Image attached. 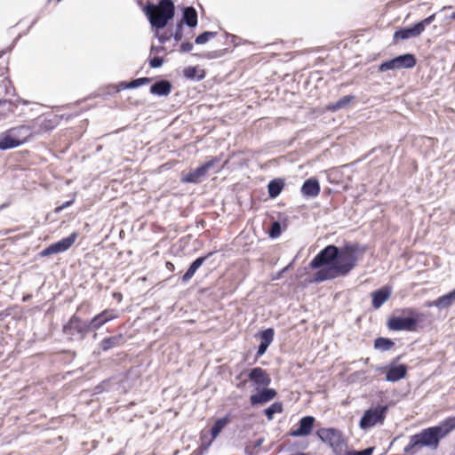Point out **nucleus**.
I'll return each instance as SVG.
<instances>
[{
  "instance_id": "obj_1",
  "label": "nucleus",
  "mask_w": 455,
  "mask_h": 455,
  "mask_svg": "<svg viewBox=\"0 0 455 455\" xmlns=\"http://www.w3.org/2000/svg\"><path fill=\"white\" fill-rule=\"evenodd\" d=\"M356 261V248L354 245H346L340 249L328 245L310 263L312 268H319L314 275V281L319 283L346 275L355 267Z\"/></svg>"
},
{
  "instance_id": "obj_2",
  "label": "nucleus",
  "mask_w": 455,
  "mask_h": 455,
  "mask_svg": "<svg viewBox=\"0 0 455 455\" xmlns=\"http://www.w3.org/2000/svg\"><path fill=\"white\" fill-rule=\"evenodd\" d=\"M455 428V417H451L443 420L439 426L428 427L420 433L413 435L410 438L409 444L405 447L408 451L415 447H433L438 446L439 441Z\"/></svg>"
},
{
  "instance_id": "obj_3",
  "label": "nucleus",
  "mask_w": 455,
  "mask_h": 455,
  "mask_svg": "<svg viewBox=\"0 0 455 455\" xmlns=\"http://www.w3.org/2000/svg\"><path fill=\"white\" fill-rule=\"evenodd\" d=\"M145 12L152 27L163 28L174 16V4L172 0H162L157 5H148Z\"/></svg>"
},
{
  "instance_id": "obj_4",
  "label": "nucleus",
  "mask_w": 455,
  "mask_h": 455,
  "mask_svg": "<svg viewBox=\"0 0 455 455\" xmlns=\"http://www.w3.org/2000/svg\"><path fill=\"white\" fill-rule=\"evenodd\" d=\"M403 316L391 317L387 322V327L392 331H414L417 326L421 322L425 315L412 308H406L403 310Z\"/></svg>"
},
{
  "instance_id": "obj_5",
  "label": "nucleus",
  "mask_w": 455,
  "mask_h": 455,
  "mask_svg": "<svg viewBox=\"0 0 455 455\" xmlns=\"http://www.w3.org/2000/svg\"><path fill=\"white\" fill-rule=\"evenodd\" d=\"M318 437L327 443L336 455H343L346 442L342 433L335 428H322L317 431Z\"/></svg>"
},
{
  "instance_id": "obj_6",
  "label": "nucleus",
  "mask_w": 455,
  "mask_h": 455,
  "mask_svg": "<svg viewBox=\"0 0 455 455\" xmlns=\"http://www.w3.org/2000/svg\"><path fill=\"white\" fill-rule=\"evenodd\" d=\"M387 410V406L378 405L365 411L359 422L360 428L366 430L378 424H382L386 418Z\"/></svg>"
},
{
  "instance_id": "obj_7",
  "label": "nucleus",
  "mask_w": 455,
  "mask_h": 455,
  "mask_svg": "<svg viewBox=\"0 0 455 455\" xmlns=\"http://www.w3.org/2000/svg\"><path fill=\"white\" fill-rule=\"evenodd\" d=\"M435 20V14H432L427 18L420 20L416 23L411 28H406L400 30H397L394 34L395 39L406 40L411 37H417L425 30L426 27L430 25Z\"/></svg>"
},
{
  "instance_id": "obj_8",
  "label": "nucleus",
  "mask_w": 455,
  "mask_h": 455,
  "mask_svg": "<svg viewBox=\"0 0 455 455\" xmlns=\"http://www.w3.org/2000/svg\"><path fill=\"white\" fill-rule=\"evenodd\" d=\"M415 65V57L411 53H406L381 63L379 67V70L386 72L393 69L411 68Z\"/></svg>"
},
{
  "instance_id": "obj_9",
  "label": "nucleus",
  "mask_w": 455,
  "mask_h": 455,
  "mask_svg": "<svg viewBox=\"0 0 455 455\" xmlns=\"http://www.w3.org/2000/svg\"><path fill=\"white\" fill-rule=\"evenodd\" d=\"M63 331L70 338L78 336L79 339H83L91 329L89 322H84L78 316L73 315L64 326Z\"/></svg>"
},
{
  "instance_id": "obj_10",
  "label": "nucleus",
  "mask_w": 455,
  "mask_h": 455,
  "mask_svg": "<svg viewBox=\"0 0 455 455\" xmlns=\"http://www.w3.org/2000/svg\"><path fill=\"white\" fill-rule=\"evenodd\" d=\"M77 238L76 233H72L69 236L61 239L60 241L54 243L45 249H44L40 255L42 257H47L52 254H57L68 250Z\"/></svg>"
},
{
  "instance_id": "obj_11",
  "label": "nucleus",
  "mask_w": 455,
  "mask_h": 455,
  "mask_svg": "<svg viewBox=\"0 0 455 455\" xmlns=\"http://www.w3.org/2000/svg\"><path fill=\"white\" fill-rule=\"evenodd\" d=\"M216 162L215 159H212L200 167L190 171L187 174H183L181 177V181L184 183H198L202 180L204 177H205L207 172L210 168H212Z\"/></svg>"
},
{
  "instance_id": "obj_12",
  "label": "nucleus",
  "mask_w": 455,
  "mask_h": 455,
  "mask_svg": "<svg viewBox=\"0 0 455 455\" xmlns=\"http://www.w3.org/2000/svg\"><path fill=\"white\" fill-rule=\"evenodd\" d=\"M249 379L258 387H267L271 382L269 375L260 367L252 369L249 373Z\"/></svg>"
},
{
  "instance_id": "obj_13",
  "label": "nucleus",
  "mask_w": 455,
  "mask_h": 455,
  "mask_svg": "<svg viewBox=\"0 0 455 455\" xmlns=\"http://www.w3.org/2000/svg\"><path fill=\"white\" fill-rule=\"evenodd\" d=\"M315 418L312 416L303 417L299 420V427L296 430L291 431V435L292 436H305L308 435L313 428Z\"/></svg>"
},
{
  "instance_id": "obj_14",
  "label": "nucleus",
  "mask_w": 455,
  "mask_h": 455,
  "mask_svg": "<svg viewBox=\"0 0 455 455\" xmlns=\"http://www.w3.org/2000/svg\"><path fill=\"white\" fill-rule=\"evenodd\" d=\"M276 396V391L272 388H265L260 392L251 395L250 402L252 405L263 404L271 400H273Z\"/></svg>"
},
{
  "instance_id": "obj_15",
  "label": "nucleus",
  "mask_w": 455,
  "mask_h": 455,
  "mask_svg": "<svg viewBox=\"0 0 455 455\" xmlns=\"http://www.w3.org/2000/svg\"><path fill=\"white\" fill-rule=\"evenodd\" d=\"M260 344L258 348L257 356L259 357L265 354L269 345L274 339V330L268 328L259 332Z\"/></svg>"
},
{
  "instance_id": "obj_16",
  "label": "nucleus",
  "mask_w": 455,
  "mask_h": 455,
  "mask_svg": "<svg viewBox=\"0 0 455 455\" xmlns=\"http://www.w3.org/2000/svg\"><path fill=\"white\" fill-rule=\"evenodd\" d=\"M301 193L307 197H315L320 193V185L316 179L307 180L301 187Z\"/></svg>"
},
{
  "instance_id": "obj_17",
  "label": "nucleus",
  "mask_w": 455,
  "mask_h": 455,
  "mask_svg": "<svg viewBox=\"0 0 455 455\" xmlns=\"http://www.w3.org/2000/svg\"><path fill=\"white\" fill-rule=\"evenodd\" d=\"M391 289L384 287L371 293L372 307L376 309L379 308L390 297Z\"/></svg>"
},
{
  "instance_id": "obj_18",
  "label": "nucleus",
  "mask_w": 455,
  "mask_h": 455,
  "mask_svg": "<svg viewBox=\"0 0 455 455\" xmlns=\"http://www.w3.org/2000/svg\"><path fill=\"white\" fill-rule=\"evenodd\" d=\"M407 373V367L404 364L392 365L387 371L386 379L395 382L403 379Z\"/></svg>"
},
{
  "instance_id": "obj_19",
  "label": "nucleus",
  "mask_w": 455,
  "mask_h": 455,
  "mask_svg": "<svg viewBox=\"0 0 455 455\" xmlns=\"http://www.w3.org/2000/svg\"><path fill=\"white\" fill-rule=\"evenodd\" d=\"M11 134L19 141V146L24 144L32 136L31 129L29 126L21 125L9 130Z\"/></svg>"
},
{
  "instance_id": "obj_20",
  "label": "nucleus",
  "mask_w": 455,
  "mask_h": 455,
  "mask_svg": "<svg viewBox=\"0 0 455 455\" xmlns=\"http://www.w3.org/2000/svg\"><path fill=\"white\" fill-rule=\"evenodd\" d=\"M11 134L10 131L0 135V149L6 150L19 147V141Z\"/></svg>"
},
{
  "instance_id": "obj_21",
  "label": "nucleus",
  "mask_w": 455,
  "mask_h": 455,
  "mask_svg": "<svg viewBox=\"0 0 455 455\" xmlns=\"http://www.w3.org/2000/svg\"><path fill=\"white\" fill-rule=\"evenodd\" d=\"M124 337L122 334L113 337L105 338L100 344V347L103 351H108L112 347L120 346L123 343Z\"/></svg>"
},
{
  "instance_id": "obj_22",
  "label": "nucleus",
  "mask_w": 455,
  "mask_h": 455,
  "mask_svg": "<svg viewBox=\"0 0 455 455\" xmlns=\"http://www.w3.org/2000/svg\"><path fill=\"white\" fill-rule=\"evenodd\" d=\"M150 92L158 96H166L171 92V84L167 81L157 82L151 86Z\"/></svg>"
},
{
  "instance_id": "obj_23",
  "label": "nucleus",
  "mask_w": 455,
  "mask_h": 455,
  "mask_svg": "<svg viewBox=\"0 0 455 455\" xmlns=\"http://www.w3.org/2000/svg\"><path fill=\"white\" fill-rule=\"evenodd\" d=\"M208 256H204L197 258L189 267L188 271L184 274L182 276V280L184 282L189 281L195 275V273L197 271V269L204 264V262L206 260Z\"/></svg>"
},
{
  "instance_id": "obj_24",
  "label": "nucleus",
  "mask_w": 455,
  "mask_h": 455,
  "mask_svg": "<svg viewBox=\"0 0 455 455\" xmlns=\"http://www.w3.org/2000/svg\"><path fill=\"white\" fill-rule=\"evenodd\" d=\"M284 187V182L281 179L271 180L267 185L268 194L271 198H275L280 195Z\"/></svg>"
},
{
  "instance_id": "obj_25",
  "label": "nucleus",
  "mask_w": 455,
  "mask_h": 455,
  "mask_svg": "<svg viewBox=\"0 0 455 455\" xmlns=\"http://www.w3.org/2000/svg\"><path fill=\"white\" fill-rule=\"evenodd\" d=\"M230 422V419L228 416L226 417H223L221 419H219L218 420H216V422L214 423V425L212 426V440L209 442L208 445L211 444V443L212 442V440H214L218 435L222 431V429Z\"/></svg>"
},
{
  "instance_id": "obj_26",
  "label": "nucleus",
  "mask_w": 455,
  "mask_h": 455,
  "mask_svg": "<svg viewBox=\"0 0 455 455\" xmlns=\"http://www.w3.org/2000/svg\"><path fill=\"white\" fill-rule=\"evenodd\" d=\"M455 302V289L451 292L437 299V308L444 309L451 307Z\"/></svg>"
},
{
  "instance_id": "obj_27",
  "label": "nucleus",
  "mask_w": 455,
  "mask_h": 455,
  "mask_svg": "<svg viewBox=\"0 0 455 455\" xmlns=\"http://www.w3.org/2000/svg\"><path fill=\"white\" fill-rule=\"evenodd\" d=\"M183 20L188 27H196L197 25L196 11L193 7H187L183 12Z\"/></svg>"
},
{
  "instance_id": "obj_28",
  "label": "nucleus",
  "mask_w": 455,
  "mask_h": 455,
  "mask_svg": "<svg viewBox=\"0 0 455 455\" xmlns=\"http://www.w3.org/2000/svg\"><path fill=\"white\" fill-rule=\"evenodd\" d=\"M394 342L387 338H378L374 341V347L377 349H380L383 351L389 350L391 347H393Z\"/></svg>"
},
{
  "instance_id": "obj_29",
  "label": "nucleus",
  "mask_w": 455,
  "mask_h": 455,
  "mask_svg": "<svg viewBox=\"0 0 455 455\" xmlns=\"http://www.w3.org/2000/svg\"><path fill=\"white\" fill-rule=\"evenodd\" d=\"M283 411V404L279 402L272 403L268 408L265 410V415L268 420H272L274 415L281 413Z\"/></svg>"
},
{
  "instance_id": "obj_30",
  "label": "nucleus",
  "mask_w": 455,
  "mask_h": 455,
  "mask_svg": "<svg viewBox=\"0 0 455 455\" xmlns=\"http://www.w3.org/2000/svg\"><path fill=\"white\" fill-rule=\"evenodd\" d=\"M107 323V320L100 314H98L89 322L90 329L93 331L99 330Z\"/></svg>"
},
{
  "instance_id": "obj_31",
  "label": "nucleus",
  "mask_w": 455,
  "mask_h": 455,
  "mask_svg": "<svg viewBox=\"0 0 455 455\" xmlns=\"http://www.w3.org/2000/svg\"><path fill=\"white\" fill-rule=\"evenodd\" d=\"M373 451V447H369L363 451H356L354 449H347V447L346 446L344 448L343 455H372Z\"/></svg>"
},
{
  "instance_id": "obj_32",
  "label": "nucleus",
  "mask_w": 455,
  "mask_h": 455,
  "mask_svg": "<svg viewBox=\"0 0 455 455\" xmlns=\"http://www.w3.org/2000/svg\"><path fill=\"white\" fill-rule=\"evenodd\" d=\"M352 100V96H344L343 98L339 99L335 104L330 106L328 108L332 111L340 109L342 108H345Z\"/></svg>"
},
{
  "instance_id": "obj_33",
  "label": "nucleus",
  "mask_w": 455,
  "mask_h": 455,
  "mask_svg": "<svg viewBox=\"0 0 455 455\" xmlns=\"http://www.w3.org/2000/svg\"><path fill=\"white\" fill-rule=\"evenodd\" d=\"M216 36V32L206 31L196 36V44H204L207 43L210 39Z\"/></svg>"
},
{
  "instance_id": "obj_34",
  "label": "nucleus",
  "mask_w": 455,
  "mask_h": 455,
  "mask_svg": "<svg viewBox=\"0 0 455 455\" xmlns=\"http://www.w3.org/2000/svg\"><path fill=\"white\" fill-rule=\"evenodd\" d=\"M149 83V79L147 78V77H142V78H138V79H135L133 81H132L131 83L129 84H126L124 88H136V87H139V86H141L143 84H146Z\"/></svg>"
},
{
  "instance_id": "obj_35",
  "label": "nucleus",
  "mask_w": 455,
  "mask_h": 455,
  "mask_svg": "<svg viewBox=\"0 0 455 455\" xmlns=\"http://www.w3.org/2000/svg\"><path fill=\"white\" fill-rule=\"evenodd\" d=\"M102 317H104L107 322L114 320L118 317V313L115 309H106L100 313Z\"/></svg>"
},
{
  "instance_id": "obj_36",
  "label": "nucleus",
  "mask_w": 455,
  "mask_h": 455,
  "mask_svg": "<svg viewBox=\"0 0 455 455\" xmlns=\"http://www.w3.org/2000/svg\"><path fill=\"white\" fill-rule=\"evenodd\" d=\"M263 441L264 440L262 438H259L253 444H248L245 447V452L247 454H249V455H255L256 452L253 450L256 449V448L260 447L262 443H263Z\"/></svg>"
},
{
  "instance_id": "obj_37",
  "label": "nucleus",
  "mask_w": 455,
  "mask_h": 455,
  "mask_svg": "<svg viewBox=\"0 0 455 455\" xmlns=\"http://www.w3.org/2000/svg\"><path fill=\"white\" fill-rule=\"evenodd\" d=\"M280 234H281V225L279 222L275 221L271 226L269 235L271 237L276 238L280 235Z\"/></svg>"
},
{
  "instance_id": "obj_38",
  "label": "nucleus",
  "mask_w": 455,
  "mask_h": 455,
  "mask_svg": "<svg viewBox=\"0 0 455 455\" xmlns=\"http://www.w3.org/2000/svg\"><path fill=\"white\" fill-rule=\"evenodd\" d=\"M163 62H164V61H163V59H162V58H160V57H155V58H153V59L150 60L149 64H150V67H151V68H159V67H161V66L163 65Z\"/></svg>"
},
{
  "instance_id": "obj_39",
  "label": "nucleus",
  "mask_w": 455,
  "mask_h": 455,
  "mask_svg": "<svg viewBox=\"0 0 455 455\" xmlns=\"http://www.w3.org/2000/svg\"><path fill=\"white\" fill-rule=\"evenodd\" d=\"M184 74L188 78H194L196 74V68L194 67L188 68L184 70Z\"/></svg>"
},
{
  "instance_id": "obj_40",
  "label": "nucleus",
  "mask_w": 455,
  "mask_h": 455,
  "mask_svg": "<svg viewBox=\"0 0 455 455\" xmlns=\"http://www.w3.org/2000/svg\"><path fill=\"white\" fill-rule=\"evenodd\" d=\"M182 25L179 24L176 29V32L174 34V39L175 41L179 42L182 39Z\"/></svg>"
},
{
  "instance_id": "obj_41",
  "label": "nucleus",
  "mask_w": 455,
  "mask_h": 455,
  "mask_svg": "<svg viewBox=\"0 0 455 455\" xmlns=\"http://www.w3.org/2000/svg\"><path fill=\"white\" fill-rule=\"evenodd\" d=\"M193 49V44L189 42H185L180 44V51L184 52H190Z\"/></svg>"
},
{
  "instance_id": "obj_42",
  "label": "nucleus",
  "mask_w": 455,
  "mask_h": 455,
  "mask_svg": "<svg viewBox=\"0 0 455 455\" xmlns=\"http://www.w3.org/2000/svg\"><path fill=\"white\" fill-rule=\"evenodd\" d=\"M72 203H73L72 201H68V202L64 203L62 205L56 208L55 212H57V213L60 212L63 209L71 205Z\"/></svg>"
},
{
  "instance_id": "obj_43",
  "label": "nucleus",
  "mask_w": 455,
  "mask_h": 455,
  "mask_svg": "<svg viewBox=\"0 0 455 455\" xmlns=\"http://www.w3.org/2000/svg\"><path fill=\"white\" fill-rule=\"evenodd\" d=\"M436 304H437V299H436L435 300L427 301V302L426 303V307H437V305H436Z\"/></svg>"
},
{
  "instance_id": "obj_44",
  "label": "nucleus",
  "mask_w": 455,
  "mask_h": 455,
  "mask_svg": "<svg viewBox=\"0 0 455 455\" xmlns=\"http://www.w3.org/2000/svg\"><path fill=\"white\" fill-rule=\"evenodd\" d=\"M166 267L168 269L172 270L174 268V265L171 262L166 263Z\"/></svg>"
},
{
  "instance_id": "obj_45",
  "label": "nucleus",
  "mask_w": 455,
  "mask_h": 455,
  "mask_svg": "<svg viewBox=\"0 0 455 455\" xmlns=\"http://www.w3.org/2000/svg\"><path fill=\"white\" fill-rule=\"evenodd\" d=\"M167 39H168V37H166V36H159V41L161 43H164Z\"/></svg>"
},
{
  "instance_id": "obj_46",
  "label": "nucleus",
  "mask_w": 455,
  "mask_h": 455,
  "mask_svg": "<svg viewBox=\"0 0 455 455\" xmlns=\"http://www.w3.org/2000/svg\"><path fill=\"white\" fill-rule=\"evenodd\" d=\"M4 207V205H1V206H0V210H1V209H3Z\"/></svg>"
},
{
  "instance_id": "obj_47",
  "label": "nucleus",
  "mask_w": 455,
  "mask_h": 455,
  "mask_svg": "<svg viewBox=\"0 0 455 455\" xmlns=\"http://www.w3.org/2000/svg\"><path fill=\"white\" fill-rule=\"evenodd\" d=\"M452 18L455 19V13L452 15Z\"/></svg>"
}]
</instances>
